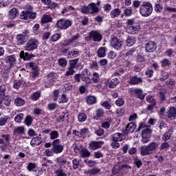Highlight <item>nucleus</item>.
Listing matches in <instances>:
<instances>
[{
  "label": "nucleus",
  "mask_w": 176,
  "mask_h": 176,
  "mask_svg": "<svg viewBox=\"0 0 176 176\" xmlns=\"http://www.w3.org/2000/svg\"><path fill=\"white\" fill-rule=\"evenodd\" d=\"M101 5V1H98L96 3H90L87 6H82L80 8V12L83 14H94L100 12V6Z\"/></svg>",
  "instance_id": "f257e3e1"
},
{
  "label": "nucleus",
  "mask_w": 176,
  "mask_h": 176,
  "mask_svg": "<svg viewBox=\"0 0 176 176\" xmlns=\"http://www.w3.org/2000/svg\"><path fill=\"white\" fill-rule=\"evenodd\" d=\"M159 147V144L156 142H151L148 145L142 146L140 147V155L148 156L152 155Z\"/></svg>",
  "instance_id": "f03ea898"
},
{
  "label": "nucleus",
  "mask_w": 176,
  "mask_h": 176,
  "mask_svg": "<svg viewBox=\"0 0 176 176\" xmlns=\"http://www.w3.org/2000/svg\"><path fill=\"white\" fill-rule=\"evenodd\" d=\"M33 8L32 6H29L28 9L22 11L19 14V19L21 20H35L37 16L36 12H32Z\"/></svg>",
  "instance_id": "7ed1b4c3"
},
{
  "label": "nucleus",
  "mask_w": 176,
  "mask_h": 176,
  "mask_svg": "<svg viewBox=\"0 0 176 176\" xmlns=\"http://www.w3.org/2000/svg\"><path fill=\"white\" fill-rule=\"evenodd\" d=\"M153 7L150 2H143L142 5L140 7V13L143 17H148L152 14Z\"/></svg>",
  "instance_id": "20e7f679"
},
{
  "label": "nucleus",
  "mask_w": 176,
  "mask_h": 176,
  "mask_svg": "<svg viewBox=\"0 0 176 176\" xmlns=\"http://www.w3.org/2000/svg\"><path fill=\"white\" fill-rule=\"evenodd\" d=\"M39 45V41L36 38H31L28 41L24 46V49L25 52H34V50H36L38 49V46Z\"/></svg>",
  "instance_id": "39448f33"
},
{
  "label": "nucleus",
  "mask_w": 176,
  "mask_h": 176,
  "mask_svg": "<svg viewBox=\"0 0 176 176\" xmlns=\"http://www.w3.org/2000/svg\"><path fill=\"white\" fill-rule=\"evenodd\" d=\"M71 25H72V21L71 20L61 18L57 21L55 27L58 30H68Z\"/></svg>",
  "instance_id": "423d86ee"
},
{
  "label": "nucleus",
  "mask_w": 176,
  "mask_h": 176,
  "mask_svg": "<svg viewBox=\"0 0 176 176\" xmlns=\"http://www.w3.org/2000/svg\"><path fill=\"white\" fill-rule=\"evenodd\" d=\"M130 93L132 96H134V97L138 98L141 101H144V100H145V96H146V93H144V90L138 87L131 89Z\"/></svg>",
  "instance_id": "0eeeda50"
},
{
  "label": "nucleus",
  "mask_w": 176,
  "mask_h": 176,
  "mask_svg": "<svg viewBox=\"0 0 176 176\" xmlns=\"http://www.w3.org/2000/svg\"><path fill=\"white\" fill-rule=\"evenodd\" d=\"M52 151L53 153L55 155L63 153V151H64V145L61 144V140H60V139L53 140Z\"/></svg>",
  "instance_id": "6e6552de"
},
{
  "label": "nucleus",
  "mask_w": 176,
  "mask_h": 176,
  "mask_svg": "<svg viewBox=\"0 0 176 176\" xmlns=\"http://www.w3.org/2000/svg\"><path fill=\"white\" fill-rule=\"evenodd\" d=\"M30 35V30H24L23 34L16 35V43L17 45H24L25 42L28 41V36Z\"/></svg>",
  "instance_id": "1a4fd4ad"
},
{
  "label": "nucleus",
  "mask_w": 176,
  "mask_h": 176,
  "mask_svg": "<svg viewBox=\"0 0 176 176\" xmlns=\"http://www.w3.org/2000/svg\"><path fill=\"white\" fill-rule=\"evenodd\" d=\"M146 101L149 104L147 105L146 111H153L156 104H157L156 99L151 95H148L146 96Z\"/></svg>",
  "instance_id": "9d476101"
},
{
  "label": "nucleus",
  "mask_w": 176,
  "mask_h": 176,
  "mask_svg": "<svg viewBox=\"0 0 176 176\" xmlns=\"http://www.w3.org/2000/svg\"><path fill=\"white\" fill-rule=\"evenodd\" d=\"M135 129H137V124L135 122H129L126 126L125 129H122V133L124 135H129L130 133H133Z\"/></svg>",
  "instance_id": "9b49d317"
},
{
  "label": "nucleus",
  "mask_w": 176,
  "mask_h": 176,
  "mask_svg": "<svg viewBox=\"0 0 176 176\" xmlns=\"http://www.w3.org/2000/svg\"><path fill=\"white\" fill-rule=\"evenodd\" d=\"M104 142L102 140L96 141L92 140L89 144V149L90 151H97V149H100L102 148V145H104Z\"/></svg>",
  "instance_id": "f8f14e48"
},
{
  "label": "nucleus",
  "mask_w": 176,
  "mask_h": 176,
  "mask_svg": "<svg viewBox=\"0 0 176 176\" xmlns=\"http://www.w3.org/2000/svg\"><path fill=\"white\" fill-rule=\"evenodd\" d=\"M123 41L118 38V37H113L111 39V45L115 50H120L123 46Z\"/></svg>",
  "instance_id": "ddd939ff"
},
{
  "label": "nucleus",
  "mask_w": 176,
  "mask_h": 176,
  "mask_svg": "<svg viewBox=\"0 0 176 176\" xmlns=\"http://www.w3.org/2000/svg\"><path fill=\"white\" fill-rule=\"evenodd\" d=\"M165 118H167L168 120H175L176 119V107H170L165 113Z\"/></svg>",
  "instance_id": "4468645a"
},
{
  "label": "nucleus",
  "mask_w": 176,
  "mask_h": 176,
  "mask_svg": "<svg viewBox=\"0 0 176 176\" xmlns=\"http://www.w3.org/2000/svg\"><path fill=\"white\" fill-rule=\"evenodd\" d=\"M104 113L105 112L104 111V109H96L94 113H93V119H94V120H101V119L104 118Z\"/></svg>",
  "instance_id": "2eb2a0df"
},
{
  "label": "nucleus",
  "mask_w": 176,
  "mask_h": 176,
  "mask_svg": "<svg viewBox=\"0 0 176 176\" xmlns=\"http://www.w3.org/2000/svg\"><path fill=\"white\" fill-rule=\"evenodd\" d=\"M4 61L6 64H8V69H12L13 66L14 65L16 59V56L14 55H10L8 56L5 59Z\"/></svg>",
  "instance_id": "dca6fc26"
},
{
  "label": "nucleus",
  "mask_w": 176,
  "mask_h": 176,
  "mask_svg": "<svg viewBox=\"0 0 176 176\" xmlns=\"http://www.w3.org/2000/svg\"><path fill=\"white\" fill-rule=\"evenodd\" d=\"M157 49V45L155 41H148L145 45V50L148 53H153Z\"/></svg>",
  "instance_id": "f3484780"
},
{
  "label": "nucleus",
  "mask_w": 176,
  "mask_h": 176,
  "mask_svg": "<svg viewBox=\"0 0 176 176\" xmlns=\"http://www.w3.org/2000/svg\"><path fill=\"white\" fill-rule=\"evenodd\" d=\"M128 83L132 86H135L137 85H140L142 83V78L138 77L137 76H133L130 77Z\"/></svg>",
  "instance_id": "a211bd4d"
},
{
  "label": "nucleus",
  "mask_w": 176,
  "mask_h": 176,
  "mask_svg": "<svg viewBox=\"0 0 176 176\" xmlns=\"http://www.w3.org/2000/svg\"><path fill=\"white\" fill-rule=\"evenodd\" d=\"M90 36L92 37L94 42H101L102 41V34L97 32V30H91Z\"/></svg>",
  "instance_id": "6ab92c4d"
},
{
  "label": "nucleus",
  "mask_w": 176,
  "mask_h": 176,
  "mask_svg": "<svg viewBox=\"0 0 176 176\" xmlns=\"http://www.w3.org/2000/svg\"><path fill=\"white\" fill-rule=\"evenodd\" d=\"M19 16V9L13 8L9 10L8 14V18L9 20H14Z\"/></svg>",
  "instance_id": "aec40b11"
},
{
  "label": "nucleus",
  "mask_w": 176,
  "mask_h": 176,
  "mask_svg": "<svg viewBox=\"0 0 176 176\" xmlns=\"http://www.w3.org/2000/svg\"><path fill=\"white\" fill-rule=\"evenodd\" d=\"M141 30V26L140 25H133L132 26H129L127 28V31L129 34L132 35H135V34H138L140 30Z\"/></svg>",
  "instance_id": "412c9836"
},
{
  "label": "nucleus",
  "mask_w": 176,
  "mask_h": 176,
  "mask_svg": "<svg viewBox=\"0 0 176 176\" xmlns=\"http://www.w3.org/2000/svg\"><path fill=\"white\" fill-rule=\"evenodd\" d=\"M121 14L122 10L120 8H114L110 11V17L111 19H116V17H119Z\"/></svg>",
  "instance_id": "4be33fe9"
},
{
  "label": "nucleus",
  "mask_w": 176,
  "mask_h": 176,
  "mask_svg": "<svg viewBox=\"0 0 176 176\" xmlns=\"http://www.w3.org/2000/svg\"><path fill=\"white\" fill-rule=\"evenodd\" d=\"M80 53L77 49H72L67 52V57L69 58H75V57H79Z\"/></svg>",
  "instance_id": "5701e85b"
},
{
  "label": "nucleus",
  "mask_w": 176,
  "mask_h": 176,
  "mask_svg": "<svg viewBox=\"0 0 176 176\" xmlns=\"http://www.w3.org/2000/svg\"><path fill=\"white\" fill-rule=\"evenodd\" d=\"M53 21V18L52 15L44 14L41 19V24H47V23H52Z\"/></svg>",
  "instance_id": "b1692460"
},
{
  "label": "nucleus",
  "mask_w": 176,
  "mask_h": 176,
  "mask_svg": "<svg viewBox=\"0 0 176 176\" xmlns=\"http://www.w3.org/2000/svg\"><path fill=\"white\" fill-rule=\"evenodd\" d=\"M21 58L25 60V61H28L32 58V57H35V55L33 54H29L28 52H24V51H21L20 53Z\"/></svg>",
  "instance_id": "393cba45"
},
{
  "label": "nucleus",
  "mask_w": 176,
  "mask_h": 176,
  "mask_svg": "<svg viewBox=\"0 0 176 176\" xmlns=\"http://www.w3.org/2000/svg\"><path fill=\"white\" fill-rule=\"evenodd\" d=\"M42 144V138L37 136L36 138H33L30 141V144L34 148L35 146H39Z\"/></svg>",
  "instance_id": "a878e982"
},
{
  "label": "nucleus",
  "mask_w": 176,
  "mask_h": 176,
  "mask_svg": "<svg viewBox=\"0 0 176 176\" xmlns=\"http://www.w3.org/2000/svg\"><path fill=\"white\" fill-rule=\"evenodd\" d=\"M54 176H67V170H65L63 167H59L54 170Z\"/></svg>",
  "instance_id": "bb28decb"
},
{
  "label": "nucleus",
  "mask_w": 176,
  "mask_h": 176,
  "mask_svg": "<svg viewBox=\"0 0 176 176\" xmlns=\"http://www.w3.org/2000/svg\"><path fill=\"white\" fill-rule=\"evenodd\" d=\"M123 140V134L120 133H114L111 137V141L120 142Z\"/></svg>",
  "instance_id": "cd10ccee"
},
{
  "label": "nucleus",
  "mask_w": 176,
  "mask_h": 176,
  "mask_svg": "<svg viewBox=\"0 0 176 176\" xmlns=\"http://www.w3.org/2000/svg\"><path fill=\"white\" fill-rule=\"evenodd\" d=\"M107 50H105V47H100L96 52L97 56L99 57V58H102L107 56Z\"/></svg>",
  "instance_id": "c85d7f7f"
},
{
  "label": "nucleus",
  "mask_w": 176,
  "mask_h": 176,
  "mask_svg": "<svg viewBox=\"0 0 176 176\" xmlns=\"http://www.w3.org/2000/svg\"><path fill=\"white\" fill-rule=\"evenodd\" d=\"M67 157L62 155L56 158V163L58 166H65L67 164Z\"/></svg>",
  "instance_id": "c756f323"
},
{
  "label": "nucleus",
  "mask_w": 176,
  "mask_h": 176,
  "mask_svg": "<svg viewBox=\"0 0 176 176\" xmlns=\"http://www.w3.org/2000/svg\"><path fill=\"white\" fill-rule=\"evenodd\" d=\"M78 63H79V58H76L73 60H70L69 61V67L73 68L74 69H76V68H79V66L78 65Z\"/></svg>",
  "instance_id": "7c9ffc66"
},
{
  "label": "nucleus",
  "mask_w": 176,
  "mask_h": 176,
  "mask_svg": "<svg viewBox=\"0 0 176 176\" xmlns=\"http://www.w3.org/2000/svg\"><path fill=\"white\" fill-rule=\"evenodd\" d=\"M86 101L88 105H93L97 103V98H96V96L89 95L87 97Z\"/></svg>",
  "instance_id": "2f4dec72"
},
{
  "label": "nucleus",
  "mask_w": 176,
  "mask_h": 176,
  "mask_svg": "<svg viewBox=\"0 0 176 176\" xmlns=\"http://www.w3.org/2000/svg\"><path fill=\"white\" fill-rule=\"evenodd\" d=\"M118 85H119V78H112L109 82V89H115Z\"/></svg>",
  "instance_id": "473e14b6"
},
{
  "label": "nucleus",
  "mask_w": 176,
  "mask_h": 176,
  "mask_svg": "<svg viewBox=\"0 0 176 176\" xmlns=\"http://www.w3.org/2000/svg\"><path fill=\"white\" fill-rule=\"evenodd\" d=\"M173 133H174V131H173V129H168V131L165 132L162 137L163 141H168V140L171 138V135H173Z\"/></svg>",
  "instance_id": "72a5a7b5"
},
{
  "label": "nucleus",
  "mask_w": 176,
  "mask_h": 176,
  "mask_svg": "<svg viewBox=\"0 0 176 176\" xmlns=\"http://www.w3.org/2000/svg\"><path fill=\"white\" fill-rule=\"evenodd\" d=\"M91 153L87 150V148H82L81 153H80V156L82 159H86L87 157H90Z\"/></svg>",
  "instance_id": "f704fd0d"
},
{
  "label": "nucleus",
  "mask_w": 176,
  "mask_h": 176,
  "mask_svg": "<svg viewBox=\"0 0 176 176\" xmlns=\"http://www.w3.org/2000/svg\"><path fill=\"white\" fill-rule=\"evenodd\" d=\"M3 101L6 107H10L12 104V98L9 95L3 96Z\"/></svg>",
  "instance_id": "c9c22d12"
},
{
  "label": "nucleus",
  "mask_w": 176,
  "mask_h": 176,
  "mask_svg": "<svg viewBox=\"0 0 176 176\" xmlns=\"http://www.w3.org/2000/svg\"><path fill=\"white\" fill-rule=\"evenodd\" d=\"M135 42H137V40L133 36L128 37L126 40V46H129V47L135 45Z\"/></svg>",
  "instance_id": "e433bc0d"
},
{
  "label": "nucleus",
  "mask_w": 176,
  "mask_h": 176,
  "mask_svg": "<svg viewBox=\"0 0 176 176\" xmlns=\"http://www.w3.org/2000/svg\"><path fill=\"white\" fill-rule=\"evenodd\" d=\"M59 39H61V34L56 33L50 37V43H53V42H57Z\"/></svg>",
  "instance_id": "4c0bfd02"
},
{
  "label": "nucleus",
  "mask_w": 176,
  "mask_h": 176,
  "mask_svg": "<svg viewBox=\"0 0 176 176\" xmlns=\"http://www.w3.org/2000/svg\"><path fill=\"white\" fill-rule=\"evenodd\" d=\"M25 131V128L24 126H18L14 129V134H17V135H21L24 134Z\"/></svg>",
  "instance_id": "58836bf2"
},
{
  "label": "nucleus",
  "mask_w": 176,
  "mask_h": 176,
  "mask_svg": "<svg viewBox=\"0 0 176 176\" xmlns=\"http://www.w3.org/2000/svg\"><path fill=\"white\" fill-rule=\"evenodd\" d=\"M25 104V100L21 97H18L15 98L14 100V105L16 107H22V105H24Z\"/></svg>",
  "instance_id": "ea45409f"
},
{
  "label": "nucleus",
  "mask_w": 176,
  "mask_h": 176,
  "mask_svg": "<svg viewBox=\"0 0 176 176\" xmlns=\"http://www.w3.org/2000/svg\"><path fill=\"white\" fill-rule=\"evenodd\" d=\"M100 170L98 168H93L92 169H89L85 171V174H89L90 175H94L98 174Z\"/></svg>",
  "instance_id": "a19ab883"
},
{
  "label": "nucleus",
  "mask_w": 176,
  "mask_h": 176,
  "mask_svg": "<svg viewBox=\"0 0 176 176\" xmlns=\"http://www.w3.org/2000/svg\"><path fill=\"white\" fill-rule=\"evenodd\" d=\"M87 120V115L85 113H80L78 116V120L79 123H83Z\"/></svg>",
  "instance_id": "79ce46f5"
},
{
  "label": "nucleus",
  "mask_w": 176,
  "mask_h": 176,
  "mask_svg": "<svg viewBox=\"0 0 176 176\" xmlns=\"http://www.w3.org/2000/svg\"><path fill=\"white\" fill-rule=\"evenodd\" d=\"M60 46L62 47H67L68 46H71V45H72V41H71L70 38L69 39H65V40H63L60 42Z\"/></svg>",
  "instance_id": "37998d69"
},
{
  "label": "nucleus",
  "mask_w": 176,
  "mask_h": 176,
  "mask_svg": "<svg viewBox=\"0 0 176 176\" xmlns=\"http://www.w3.org/2000/svg\"><path fill=\"white\" fill-rule=\"evenodd\" d=\"M80 162L81 160L79 158H75L72 160L74 170H78V168H79V166H80Z\"/></svg>",
  "instance_id": "c03bdc74"
},
{
  "label": "nucleus",
  "mask_w": 176,
  "mask_h": 176,
  "mask_svg": "<svg viewBox=\"0 0 176 176\" xmlns=\"http://www.w3.org/2000/svg\"><path fill=\"white\" fill-rule=\"evenodd\" d=\"M69 101V99L67 98V95L65 94H62L58 98L59 104H65Z\"/></svg>",
  "instance_id": "a18cd8bd"
},
{
  "label": "nucleus",
  "mask_w": 176,
  "mask_h": 176,
  "mask_svg": "<svg viewBox=\"0 0 176 176\" xmlns=\"http://www.w3.org/2000/svg\"><path fill=\"white\" fill-rule=\"evenodd\" d=\"M41 91H37L32 94V95L31 96V100L32 101H38V100H39V98L41 97Z\"/></svg>",
  "instance_id": "49530a36"
},
{
  "label": "nucleus",
  "mask_w": 176,
  "mask_h": 176,
  "mask_svg": "<svg viewBox=\"0 0 176 176\" xmlns=\"http://www.w3.org/2000/svg\"><path fill=\"white\" fill-rule=\"evenodd\" d=\"M9 119V117L8 116H3L0 118V127H3V126L6 125V123H8V120Z\"/></svg>",
  "instance_id": "de8ad7c7"
},
{
  "label": "nucleus",
  "mask_w": 176,
  "mask_h": 176,
  "mask_svg": "<svg viewBox=\"0 0 176 176\" xmlns=\"http://www.w3.org/2000/svg\"><path fill=\"white\" fill-rule=\"evenodd\" d=\"M32 122H34V119L31 116H27L25 118L24 123L28 127H30L31 124H32Z\"/></svg>",
  "instance_id": "09e8293b"
},
{
  "label": "nucleus",
  "mask_w": 176,
  "mask_h": 176,
  "mask_svg": "<svg viewBox=\"0 0 176 176\" xmlns=\"http://www.w3.org/2000/svg\"><path fill=\"white\" fill-rule=\"evenodd\" d=\"M151 134H152V129L147 128L142 131V137H148L151 138Z\"/></svg>",
  "instance_id": "8fccbe9b"
},
{
  "label": "nucleus",
  "mask_w": 176,
  "mask_h": 176,
  "mask_svg": "<svg viewBox=\"0 0 176 176\" xmlns=\"http://www.w3.org/2000/svg\"><path fill=\"white\" fill-rule=\"evenodd\" d=\"M170 65H171V61L168 58H164L161 60V67H162V68L170 67Z\"/></svg>",
  "instance_id": "3c124183"
},
{
  "label": "nucleus",
  "mask_w": 176,
  "mask_h": 176,
  "mask_svg": "<svg viewBox=\"0 0 176 176\" xmlns=\"http://www.w3.org/2000/svg\"><path fill=\"white\" fill-rule=\"evenodd\" d=\"M153 74H155V72L151 67L147 68L144 72L146 78H152L153 76Z\"/></svg>",
  "instance_id": "603ef678"
},
{
  "label": "nucleus",
  "mask_w": 176,
  "mask_h": 176,
  "mask_svg": "<svg viewBox=\"0 0 176 176\" xmlns=\"http://www.w3.org/2000/svg\"><path fill=\"white\" fill-rule=\"evenodd\" d=\"M154 10L156 13H162L163 10V4L155 3L154 6Z\"/></svg>",
  "instance_id": "864d4df0"
},
{
  "label": "nucleus",
  "mask_w": 176,
  "mask_h": 176,
  "mask_svg": "<svg viewBox=\"0 0 176 176\" xmlns=\"http://www.w3.org/2000/svg\"><path fill=\"white\" fill-rule=\"evenodd\" d=\"M59 137V134H58V131H52L50 133V140H57V138H58Z\"/></svg>",
  "instance_id": "5fc2aeb1"
},
{
  "label": "nucleus",
  "mask_w": 176,
  "mask_h": 176,
  "mask_svg": "<svg viewBox=\"0 0 176 176\" xmlns=\"http://www.w3.org/2000/svg\"><path fill=\"white\" fill-rule=\"evenodd\" d=\"M103 10L105 13H109L112 10V5L109 3L103 4Z\"/></svg>",
  "instance_id": "6e6d98bb"
},
{
  "label": "nucleus",
  "mask_w": 176,
  "mask_h": 176,
  "mask_svg": "<svg viewBox=\"0 0 176 176\" xmlns=\"http://www.w3.org/2000/svg\"><path fill=\"white\" fill-rule=\"evenodd\" d=\"M23 85V80H15L13 84V87L16 89V90H19L21 87V85Z\"/></svg>",
  "instance_id": "4d7b16f0"
},
{
  "label": "nucleus",
  "mask_w": 176,
  "mask_h": 176,
  "mask_svg": "<svg viewBox=\"0 0 176 176\" xmlns=\"http://www.w3.org/2000/svg\"><path fill=\"white\" fill-rule=\"evenodd\" d=\"M84 163H85V164H87V166H88L89 167H94V166L97 164V162L93 160H84Z\"/></svg>",
  "instance_id": "13d9d810"
},
{
  "label": "nucleus",
  "mask_w": 176,
  "mask_h": 176,
  "mask_svg": "<svg viewBox=\"0 0 176 176\" xmlns=\"http://www.w3.org/2000/svg\"><path fill=\"white\" fill-rule=\"evenodd\" d=\"M93 83H98L100 82V74L97 72L93 74V77L91 78Z\"/></svg>",
  "instance_id": "bf43d9fd"
},
{
  "label": "nucleus",
  "mask_w": 176,
  "mask_h": 176,
  "mask_svg": "<svg viewBox=\"0 0 176 176\" xmlns=\"http://www.w3.org/2000/svg\"><path fill=\"white\" fill-rule=\"evenodd\" d=\"M58 63L60 67H61L62 68L67 67V59L64 58H59L58 60Z\"/></svg>",
  "instance_id": "052dcab7"
},
{
  "label": "nucleus",
  "mask_w": 176,
  "mask_h": 176,
  "mask_svg": "<svg viewBox=\"0 0 176 176\" xmlns=\"http://www.w3.org/2000/svg\"><path fill=\"white\" fill-rule=\"evenodd\" d=\"M75 72H76L75 71V69H73L72 67H68L67 71L65 74V76H67V78L68 76H72V75H74Z\"/></svg>",
  "instance_id": "680f3d73"
},
{
  "label": "nucleus",
  "mask_w": 176,
  "mask_h": 176,
  "mask_svg": "<svg viewBox=\"0 0 176 176\" xmlns=\"http://www.w3.org/2000/svg\"><path fill=\"white\" fill-rule=\"evenodd\" d=\"M27 68H31L33 71L38 69V65H36V63L34 62H30L26 63Z\"/></svg>",
  "instance_id": "e2e57ef3"
},
{
  "label": "nucleus",
  "mask_w": 176,
  "mask_h": 176,
  "mask_svg": "<svg viewBox=\"0 0 176 176\" xmlns=\"http://www.w3.org/2000/svg\"><path fill=\"white\" fill-rule=\"evenodd\" d=\"M26 168L28 171H34V168H36V164L33 162H29L28 166H26Z\"/></svg>",
  "instance_id": "0e129e2a"
},
{
  "label": "nucleus",
  "mask_w": 176,
  "mask_h": 176,
  "mask_svg": "<svg viewBox=\"0 0 176 176\" xmlns=\"http://www.w3.org/2000/svg\"><path fill=\"white\" fill-rule=\"evenodd\" d=\"M23 119H24V114L23 113H18L14 118V120L16 123H21Z\"/></svg>",
  "instance_id": "69168bd1"
},
{
  "label": "nucleus",
  "mask_w": 176,
  "mask_h": 176,
  "mask_svg": "<svg viewBox=\"0 0 176 176\" xmlns=\"http://www.w3.org/2000/svg\"><path fill=\"white\" fill-rule=\"evenodd\" d=\"M100 105L101 107L106 109H111V108L112 107V106H111V104H109V102H108V100L101 102Z\"/></svg>",
  "instance_id": "338daca9"
},
{
  "label": "nucleus",
  "mask_w": 176,
  "mask_h": 176,
  "mask_svg": "<svg viewBox=\"0 0 176 176\" xmlns=\"http://www.w3.org/2000/svg\"><path fill=\"white\" fill-rule=\"evenodd\" d=\"M160 151H165L167 149H170V144H168L167 142H164L160 145Z\"/></svg>",
  "instance_id": "774afa93"
}]
</instances>
